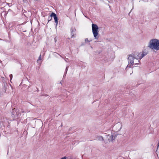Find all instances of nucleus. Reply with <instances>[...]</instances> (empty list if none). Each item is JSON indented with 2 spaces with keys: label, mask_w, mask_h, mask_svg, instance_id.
I'll list each match as a JSON object with an SVG mask.
<instances>
[{
  "label": "nucleus",
  "mask_w": 159,
  "mask_h": 159,
  "mask_svg": "<svg viewBox=\"0 0 159 159\" xmlns=\"http://www.w3.org/2000/svg\"><path fill=\"white\" fill-rule=\"evenodd\" d=\"M15 112H16V110H15V109L14 108L13 109V110H12V114L13 115H14Z\"/></svg>",
  "instance_id": "nucleus-11"
},
{
  "label": "nucleus",
  "mask_w": 159,
  "mask_h": 159,
  "mask_svg": "<svg viewBox=\"0 0 159 159\" xmlns=\"http://www.w3.org/2000/svg\"><path fill=\"white\" fill-rule=\"evenodd\" d=\"M54 41H55V43L57 42V37H56L54 38Z\"/></svg>",
  "instance_id": "nucleus-17"
},
{
  "label": "nucleus",
  "mask_w": 159,
  "mask_h": 159,
  "mask_svg": "<svg viewBox=\"0 0 159 159\" xmlns=\"http://www.w3.org/2000/svg\"><path fill=\"white\" fill-rule=\"evenodd\" d=\"M71 34L72 35L71 38H72L74 37L76 30L75 29H74L73 28H71Z\"/></svg>",
  "instance_id": "nucleus-8"
},
{
  "label": "nucleus",
  "mask_w": 159,
  "mask_h": 159,
  "mask_svg": "<svg viewBox=\"0 0 159 159\" xmlns=\"http://www.w3.org/2000/svg\"><path fill=\"white\" fill-rule=\"evenodd\" d=\"M104 134L105 135L104 136V138L105 139V140L106 142L112 141L116 137V135L114 136L112 134L111 135H110L109 134L107 135L106 134Z\"/></svg>",
  "instance_id": "nucleus-4"
},
{
  "label": "nucleus",
  "mask_w": 159,
  "mask_h": 159,
  "mask_svg": "<svg viewBox=\"0 0 159 159\" xmlns=\"http://www.w3.org/2000/svg\"><path fill=\"white\" fill-rule=\"evenodd\" d=\"M66 73L64 74V76H65L66 75Z\"/></svg>",
  "instance_id": "nucleus-18"
},
{
  "label": "nucleus",
  "mask_w": 159,
  "mask_h": 159,
  "mask_svg": "<svg viewBox=\"0 0 159 159\" xmlns=\"http://www.w3.org/2000/svg\"><path fill=\"white\" fill-rule=\"evenodd\" d=\"M122 126L121 123L118 122L113 126V129L116 132H118L120 131L121 129Z\"/></svg>",
  "instance_id": "nucleus-5"
},
{
  "label": "nucleus",
  "mask_w": 159,
  "mask_h": 159,
  "mask_svg": "<svg viewBox=\"0 0 159 159\" xmlns=\"http://www.w3.org/2000/svg\"><path fill=\"white\" fill-rule=\"evenodd\" d=\"M148 47L153 50H159V40L157 39H152L150 40Z\"/></svg>",
  "instance_id": "nucleus-2"
},
{
  "label": "nucleus",
  "mask_w": 159,
  "mask_h": 159,
  "mask_svg": "<svg viewBox=\"0 0 159 159\" xmlns=\"http://www.w3.org/2000/svg\"><path fill=\"white\" fill-rule=\"evenodd\" d=\"M148 53V51L146 49H144L142 52V53H141V56L142 58L145 56Z\"/></svg>",
  "instance_id": "nucleus-7"
},
{
  "label": "nucleus",
  "mask_w": 159,
  "mask_h": 159,
  "mask_svg": "<svg viewBox=\"0 0 159 159\" xmlns=\"http://www.w3.org/2000/svg\"><path fill=\"white\" fill-rule=\"evenodd\" d=\"M51 16H53L55 22L56 23V28L58 24V18L57 17V15L54 13L52 12L51 14Z\"/></svg>",
  "instance_id": "nucleus-6"
},
{
  "label": "nucleus",
  "mask_w": 159,
  "mask_h": 159,
  "mask_svg": "<svg viewBox=\"0 0 159 159\" xmlns=\"http://www.w3.org/2000/svg\"><path fill=\"white\" fill-rule=\"evenodd\" d=\"M142 58L141 53L134 52L132 54L129 55L128 58V64L126 69L128 67L131 68L134 64H138L139 62V60Z\"/></svg>",
  "instance_id": "nucleus-1"
},
{
  "label": "nucleus",
  "mask_w": 159,
  "mask_h": 159,
  "mask_svg": "<svg viewBox=\"0 0 159 159\" xmlns=\"http://www.w3.org/2000/svg\"><path fill=\"white\" fill-rule=\"evenodd\" d=\"M52 17H53V16H51V14L50 16L48 17V22L49 21H51L52 20Z\"/></svg>",
  "instance_id": "nucleus-10"
},
{
  "label": "nucleus",
  "mask_w": 159,
  "mask_h": 159,
  "mask_svg": "<svg viewBox=\"0 0 159 159\" xmlns=\"http://www.w3.org/2000/svg\"><path fill=\"white\" fill-rule=\"evenodd\" d=\"M158 146H159V143L158 144Z\"/></svg>",
  "instance_id": "nucleus-20"
},
{
  "label": "nucleus",
  "mask_w": 159,
  "mask_h": 159,
  "mask_svg": "<svg viewBox=\"0 0 159 159\" xmlns=\"http://www.w3.org/2000/svg\"><path fill=\"white\" fill-rule=\"evenodd\" d=\"M65 61H67V60H65Z\"/></svg>",
  "instance_id": "nucleus-21"
},
{
  "label": "nucleus",
  "mask_w": 159,
  "mask_h": 159,
  "mask_svg": "<svg viewBox=\"0 0 159 159\" xmlns=\"http://www.w3.org/2000/svg\"><path fill=\"white\" fill-rule=\"evenodd\" d=\"M10 80H11L12 79V74H11L10 75Z\"/></svg>",
  "instance_id": "nucleus-14"
},
{
  "label": "nucleus",
  "mask_w": 159,
  "mask_h": 159,
  "mask_svg": "<svg viewBox=\"0 0 159 159\" xmlns=\"http://www.w3.org/2000/svg\"><path fill=\"white\" fill-rule=\"evenodd\" d=\"M2 62V61H1L0 60V63H1Z\"/></svg>",
  "instance_id": "nucleus-19"
},
{
  "label": "nucleus",
  "mask_w": 159,
  "mask_h": 159,
  "mask_svg": "<svg viewBox=\"0 0 159 159\" xmlns=\"http://www.w3.org/2000/svg\"><path fill=\"white\" fill-rule=\"evenodd\" d=\"M92 27L93 36L95 39H98V27L97 25L94 24H92Z\"/></svg>",
  "instance_id": "nucleus-3"
},
{
  "label": "nucleus",
  "mask_w": 159,
  "mask_h": 159,
  "mask_svg": "<svg viewBox=\"0 0 159 159\" xmlns=\"http://www.w3.org/2000/svg\"><path fill=\"white\" fill-rule=\"evenodd\" d=\"M62 125H61V126H62Z\"/></svg>",
  "instance_id": "nucleus-22"
},
{
  "label": "nucleus",
  "mask_w": 159,
  "mask_h": 159,
  "mask_svg": "<svg viewBox=\"0 0 159 159\" xmlns=\"http://www.w3.org/2000/svg\"><path fill=\"white\" fill-rule=\"evenodd\" d=\"M68 67H67L66 69V74L67 70H68Z\"/></svg>",
  "instance_id": "nucleus-15"
},
{
  "label": "nucleus",
  "mask_w": 159,
  "mask_h": 159,
  "mask_svg": "<svg viewBox=\"0 0 159 159\" xmlns=\"http://www.w3.org/2000/svg\"><path fill=\"white\" fill-rule=\"evenodd\" d=\"M97 139L100 141H105V139L102 136H98L97 137Z\"/></svg>",
  "instance_id": "nucleus-9"
},
{
  "label": "nucleus",
  "mask_w": 159,
  "mask_h": 159,
  "mask_svg": "<svg viewBox=\"0 0 159 159\" xmlns=\"http://www.w3.org/2000/svg\"><path fill=\"white\" fill-rule=\"evenodd\" d=\"M41 60V54H40V55L39 56V59H38V60H37V62H38V61L39 60Z\"/></svg>",
  "instance_id": "nucleus-13"
},
{
  "label": "nucleus",
  "mask_w": 159,
  "mask_h": 159,
  "mask_svg": "<svg viewBox=\"0 0 159 159\" xmlns=\"http://www.w3.org/2000/svg\"><path fill=\"white\" fill-rule=\"evenodd\" d=\"M66 157H64L61 158V159H66Z\"/></svg>",
  "instance_id": "nucleus-16"
},
{
  "label": "nucleus",
  "mask_w": 159,
  "mask_h": 159,
  "mask_svg": "<svg viewBox=\"0 0 159 159\" xmlns=\"http://www.w3.org/2000/svg\"><path fill=\"white\" fill-rule=\"evenodd\" d=\"M85 43H88L90 41H91L92 40H91L89 41L88 40V39L86 38L85 39Z\"/></svg>",
  "instance_id": "nucleus-12"
}]
</instances>
